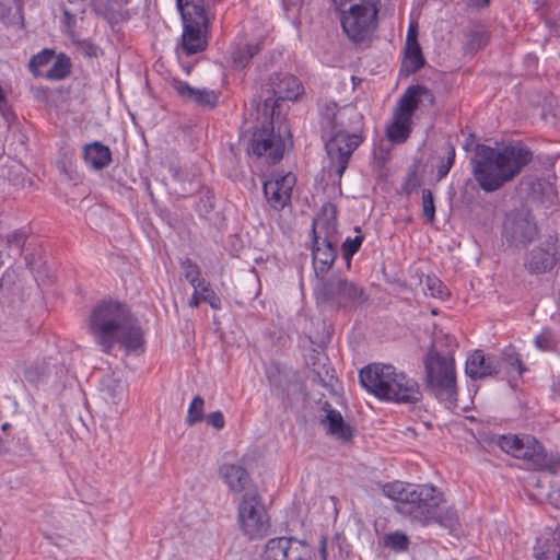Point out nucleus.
<instances>
[{
	"instance_id": "nucleus-8",
	"label": "nucleus",
	"mask_w": 560,
	"mask_h": 560,
	"mask_svg": "<svg viewBox=\"0 0 560 560\" xmlns=\"http://www.w3.org/2000/svg\"><path fill=\"white\" fill-rule=\"evenodd\" d=\"M425 368L430 389L448 408L454 406L457 394L454 359L452 357L432 354L427 359Z\"/></svg>"
},
{
	"instance_id": "nucleus-9",
	"label": "nucleus",
	"mask_w": 560,
	"mask_h": 560,
	"mask_svg": "<svg viewBox=\"0 0 560 560\" xmlns=\"http://www.w3.org/2000/svg\"><path fill=\"white\" fill-rule=\"evenodd\" d=\"M318 301L337 306H347L364 300L363 289L355 282L340 277L322 279L315 288Z\"/></svg>"
},
{
	"instance_id": "nucleus-18",
	"label": "nucleus",
	"mask_w": 560,
	"mask_h": 560,
	"mask_svg": "<svg viewBox=\"0 0 560 560\" xmlns=\"http://www.w3.org/2000/svg\"><path fill=\"white\" fill-rule=\"evenodd\" d=\"M314 241L338 244L336 210L332 206L324 208V212L313 223Z\"/></svg>"
},
{
	"instance_id": "nucleus-52",
	"label": "nucleus",
	"mask_w": 560,
	"mask_h": 560,
	"mask_svg": "<svg viewBox=\"0 0 560 560\" xmlns=\"http://www.w3.org/2000/svg\"><path fill=\"white\" fill-rule=\"evenodd\" d=\"M9 452V440L3 439L0 435V455L7 454Z\"/></svg>"
},
{
	"instance_id": "nucleus-32",
	"label": "nucleus",
	"mask_w": 560,
	"mask_h": 560,
	"mask_svg": "<svg viewBox=\"0 0 560 560\" xmlns=\"http://www.w3.org/2000/svg\"><path fill=\"white\" fill-rule=\"evenodd\" d=\"M405 66L411 72L418 71L424 66V57L419 43L405 45Z\"/></svg>"
},
{
	"instance_id": "nucleus-56",
	"label": "nucleus",
	"mask_w": 560,
	"mask_h": 560,
	"mask_svg": "<svg viewBox=\"0 0 560 560\" xmlns=\"http://www.w3.org/2000/svg\"><path fill=\"white\" fill-rule=\"evenodd\" d=\"M551 467H552L553 471H556L557 469H560V455L553 459Z\"/></svg>"
},
{
	"instance_id": "nucleus-27",
	"label": "nucleus",
	"mask_w": 560,
	"mask_h": 560,
	"mask_svg": "<svg viewBox=\"0 0 560 560\" xmlns=\"http://www.w3.org/2000/svg\"><path fill=\"white\" fill-rule=\"evenodd\" d=\"M556 265L555 244L550 243L548 248L537 247L533 249L527 258L526 266L533 272H546Z\"/></svg>"
},
{
	"instance_id": "nucleus-26",
	"label": "nucleus",
	"mask_w": 560,
	"mask_h": 560,
	"mask_svg": "<svg viewBox=\"0 0 560 560\" xmlns=\"http://www.w3.org/2000/svg\"><path fill=\"white\" fill-rule=\"evenodd\" d=\"M206 30L207 25L184 24L182 42L183 49L187 55L199 52L206 48Z\"/></svg>"
},
{
	"instance_id": "nucleus-51",
	"label": "nucleus",
	"mask_w": 560,
	"mask_h": 560,
	"mask_svg": "<svg viewBox=\"0 0 560 560\" xmlns=\"http://www.w3.org/2000/svg\"><path fill=\"white\" fill-rule=\"evenodd\" d=\"M319 552L323 560H327V538L322 537L320 539V546H319Z\"/></svg>"
},
{
	"instance_id": "nucleus-46",
	"label": "nucleus",
	"mask_w": 560,
	"mask_h": 560,
	"mask_svg": "<svg viewBox=\"0 0 560 560\" xmlns=\"http://www.w3.org/2000/svg\"><path fill=\"white\" fill-rule=\"evenodd\" d=\"M208 424L212 425L217 430H221L225 425L224 416L221 411H213L206 417Z\"/></svg>"
},
{
	"instance_id": "nucleus-7",
	"label": "nucleus",
	"mask_w": 560,
	"mask_h": 560,
	"mask_svg": "<svg viewBox=\"0 0 560 560\" xmlns=\"http://www.w3.org/2000/svg\"><path fill=\"white\" fill-rule=\"evenodd\" d=\"M335 103L326 105L324 117L331 128V137L326 142V151L332 164L337 165V174L341 176L347 168L349 159L359 147L361 139L355 133H349L337 129L340 112H336Z\"/></svg>"
},
{
	"instance_id": "nucleus-17",
	"label": "nucleus",
	"mask_w": 560,
	"mask_h": 560,
	"mask_svg": "<svg viewBox=\"0 0 560 560\" xmlns=\"http://www.w3.org/2000/svg\"><path fill=\"white\" fill-rule=\"evenodd\" d=\"M174 91L185 101L192 102L200 106L213 108L218 103V95L209 89H195L187 82L174 79L171 83Z\"/></svg>"
},
{
	"instance_id": "nucleus-41",
	"label": "nucleus",
	"mask_w": 560,
	"mask_h": 560,
	"mask_svg": "<svg viewBox=\"0 0 560 560\" xmlns=\"http://www.w3.org/2000/svg\"><path fill=\"white\" fill-rule=\"evenodd\" d=\"M422 213L429 222L435 220V206L433 194L430 189L422 190Z\"/></svg>"
},
{
	"instance_id": "nucleus-39",
	"label": "nucleus",
	"mask_w": 560,
	"mask_h": 560,
	"mask_svg": "<svg viewBox=\"0 0 560 560\" xmlns=\"http://www.w3.org/2000/svg\"><path fill=\"white\" fill-rule=\"evenodd\" d=\"M488 43V36L483 31H475L469 34V38L466 43V52L474 54L479 49L483 48Z\"/></svg>"
},
{
	"instance_id": "nucleus-6",
	"label": "nucleus",
	"mask_w": 560,
	"mask_h": 560,
	"mask_svg": "<svg viewBox=\"0 0 560 560\" xmlns=\"http://www.w3.org/2000/svg\"><path fill=\"white\" fill-rule=\"evenodd\" d=\"M237 522L242 533L249 539H260L268 535L270 518L257 489L247 490L241 495Z\"/></svg>"
},
{
	"instance_id": "nucleus-45",
	"label": "nucleus",
	"mask_w": 560,
	"mask_h": 560,
	"mask_svg": "<svg viewBox=\"0 0 560 560\" xmlns=\"http://www.w3.org/2000/svg\"><path fill=\"white\" fill-rule=\"evenodd\" d=\"M363 241L362 235H357L355 237L351 238L348 237L343 244H342V250L343 255L347 259H350L360 248Z\"/></svg>"
},
{
	"instance_id": "nucleus-44",
	"label": "nucleus",
	"mask_w": 560,
	"mask_h": 560,
	"mask_svg": "<svg viewBox=\"0 0 560 560\" xmlns=\"http://www.w3.org/2000/svg\"><path fill=\"white\" fill-rule=\"evenodd\" d=\"M535 345L538 349L542 351L551 350L555 345L556 340L552 335V332L549 329H544L536 338H535Z\"/></svg>"
},
{
	"instance_id": "nucleus-11",
	"label": "nucleus",
	"mask_w": 560,
	"mask_h": 560,
	"mask_svg": "<svg viewBox=\"0 0 560 560\" xmlns=\"http://www.w3.org/2000/svg\"><path fill=\"white\" fill-rule=\"evenodd\" d=\"M537 235V228L530 213L518 210L509 213L503 223V236L514 246H524Z\"/></svg>"
},
{
	"instance_id": "nucleus-28",
	"label": "nucleus",
	"mask_w": 560,
	"mask_h": 560,
	"mask_svg": "<svg viewBox=\"0 0 560 560\" xmlns=\"http://www.w3.org/2000/svg\"><path fill=\"white\" fill-rule=\"evenodd\" d=\"M272 91L277 100L295 101L303 93V86L298 78L283 74L272 84Z\"/></svg>"
},
{
	"instance_id": "nucleus-49",
	"label": "nucleus",
	"mask_w": 560,
	"mask_h": 560,
	"mask_svg": "<svg viewBox=\"0 0 560 560\" xmlns=\"http://www.w3.org/2000/svg\"><path fill=\"white\" fill-rule=\"evenodd\" d=\"M205 299H208L207 296H200L199 292H194L191 298L188 301V305L190 307H198L201 302H205Z\"/></svg>"
},
{
	"instance_id": "nucleus-33",
	"label": "nucleus",
	"mask_w": 560,
	"mask_h": 560,
	"mask_svg": "<svg viewBox=\"0 0 560 560\" xmlns=\"http://www.w3.org/2000/svg\"><path fill=\"white\" fill-rule=\"evenodd\" d=\"M21 19V0H0V20L12 24Z\"/></svg>"
},
{
	"instance_id": "nucleus-43",
	"label": "nucleus",
	"mask_w": 560,
	"mask_h": 560,
	"mask_svg": "<svg viewBox=\"0 0 560 560\" xmlns=\"http://www.w3.org/2000/svg\"><path fill=\"white\" fill-rule=\"evenodd\" d=\"M455 160V148L451 144L447 145L446 149V158L445 160H442L441 163L438 165V179H442L445 177L451 167L453 166Z\"/></svg>"
},
{
	"instance_id": "nucleus-5",
	"label": "nucleus",
	"mask_w": 560,
	"mask_h": 560,
	"mask_svg": "<svg viewBox=\"0 0 560 560\" xmlns=\"http://www.w3.org/2000/svg\"><path fill=\"white\" fill-rule=\"evenodd\" d=\"M384 495L402 504L404 512L412 515L422 525L430 521L428 516L421 517L422 510L436 504V489L429 485H410L402 481L385 483L382 488Z\"/></svg>"
},
{
	"instance_id": "nucleus-16",
	"label": "nucleus",
	"mask_w": 560,
	"mask_h": 560,
	"mask_svg": "<svg viewBox=\"0 0 560 560\" xmlns=\"http://www.w3.org/2000/svg\"><path fill=\"white\" fill-rule=\"evenodd\" d=\"M435 97L431 90L423 85L409 86L400 96L397 105L411 116L415 110L422 107L433 106Z\"/></svg>"
},
{
	"instance_id": "nucleus-36",
	"label": "nucleus",
	"mask_w": 560,
	"mask_h": 560,
	"mask_svg": "<svg viewBox=\"0 0 560 560\" xmlns=\"http://www.w3.org/2000/svg\"><path fill=\"white\" fill-rule=\"evenodd\" d=\"M191 287L194 288V292H199L200 296L208 298V299H205V302L209 303V305L212 308H214V310L221 308L220 298L214 293V291L210 288L209 282H207L205 279H201L200 281L196 282Z\"/></svg>"
},
{
	"instance_id": "nucleus-19",
	"label": "nucleus",
	"mask_w": 560,
	"mask_h": 560,
	"mask_svg": "<svg viewBox=\"0 0 560 560\" xmlns=\"http://www.w3.org/2000/svg\"><path fill=\"white\" fill-rule=\"evenodd\" d=\"M501 365L495 358L475 351L466 361L465 372L470 378H481L497 374Z\"/></svg>"
},
{
	"instance_id": "nucleus-22",
	"label": "nucleus",
	"mask_w": 560,
	"mask_h": 560,
	"mask_svg": "<svg viewBox=\"0 0 560 560\" xmlns=\"http://www.w3.org/2000/svg\"><path fill=\"white\" fill-rule=\"evenodd\" d=\"M534 557L536 560H560V527L537 538Z\"/></svg>"
},
{
	"instance_id": "nucleus-57",
	"label": "nucleus",
	"mask_w": 560,
	"mask_h": 560,
	"mask_svg": "<svg viewBox=\"0 0 560 560\" xmlns=\"http://www.w3.org/2000/svg\"><path fill=\"white\" fill-rule=\"evenodd\" d=\"M8 428H9V423H4V424L2 425V430H3V431H5Z\"/></svg>"
},
{
	"instance_id": "nucleus-42",
	"label": "nucleus",
	"mask_w": 560,
	"mask_h": 560,
	"mask_svg": "<svg viewBox=\"0 0 560 560\" xmlns=\"http://www.w3.org/2000/svg\"><path fill=\"white\" fill-rule=\"evenodd\" d=\"M182 268L184 270V276H185L186 280L191 285L195 284L196 282L200 281L201 279H203L201 277L200 268L195 262H192L190 259H185L184 261H182Z\"/></svg>"
},
{
	"instance_id": "nucleus-55",
	"label": "nucleus",
	"mask_w": 560,
	"mask_h": 560,
	"mask_svg": "<svg viewBox=\"0 0 560 560\" xmlns=\"http://www.w3.org/2000/svg\"><path fill=\"white\" fill-rule=\"evenodd\" d=\"M28 69L33 74H35V55L31 56L28 60Z\"/></svg>"
},
{
	"instance_id": "nucleus-37",
	"label": "nucleus",
	"mask_w": 560,
	"mask_h": 560,
	"mask_svg": "<svg viewBox=\"0 0 560 560\" xmlns=\"http://www.w3.org/2000/svg\"><path fill=\"white\" fill-rule=\"evenodd\" d=\"M424 285V292L430 296L445 300L450 295V292L444 283L434 276H428Z\"/></svg>"
},
{
	"instance_id": "nucleus-35",
	"label": "nucleus",
	"mask_w": 560,
	"mask_h": 560,
	"mask_svg": "<svg viewBox=\"0 0 560 560\" xmlns=\"http://www.w3.org/2000/svg\"><path fill=\"white\" fill-rule=\"evenodd\" d=\"M384 547L395 551L402 552L408 549L409 538L401 532H393L384 536L383 538Z\"/></svg>"
},
{
	"instance_id": "nucleus-38",
	"label": "nucleus",
	"mask_w": 560,
	"mask_h": 560,
	"mask_svg": "<svg viewBox=\"0 0 560 560\" xmlns=\"http://www.w3.org/2000/svg\"><path fill=\"white\" fill-rule=\"evenodd\" d=\"M260 47L258 44L256 45H247L245 50L237 49L233 52L232 58L233 62L237 68H244L248 60L253 58L258 51Z\"/></svg>"
},
{
	"instance_id": "nucleus-47",
	"label": "nucleus",
	"mask_w": 560,
	"mask_h": 560,
	"mask_svg": "<svg viewBox=\"0 0 560 560\" xmlns=\"http://www.w3.org/2000/svg\"><path fill=\"white\" fill-rule=\"evenodd\" d=\"M418 43V25L411 22L408 27L406 44Z\"/></svg>"
},
{
	"instance_id": "nucleus-10",
	"label": "nucleus",
	"mask_w": 560,
	"mask_h": 560,
	"mask_svg": "<svg viewBox=\"0 0 560 560\" xmlns=\"http://www.w3.org/2000/svg\"><path fill=\"white\" fill-rule=\"evenodd\" d=\"M497 445L506 454L515 458L529 460L534 465H541L544 462V448L530 435H500L497 439Z\"/></svg>"
},
{
	"instance_id": "nucleus-29",
	"label": "nucleus",
	"mask_w": 560,
	"mask_h": 560,
	"mask_svg": "<svg viewBox=\"0 0 560 560\" xmlns=\"http://www.w3.org/2000/svg\"><path fill=\"white\" fill-rule=\"evenodd\" d=\"M324 425L326 427L328 433L334 435L336 439L348 442L352 438V429L348 425L341 413L336 410H328L325 419L323 420Z\"/></svg>"
},
{
	"instance_id": "nucleus-3",
	"label": "nucleus",
	"mask_w": 560,
	"mask_h": 560,
	"mask_svg": "<svg viewBox=\"0 0 560 560\" xmlns=\"http://www.w3.org/2000/svg\"><path fill=\"white\" fill-rule=\"evenodd\" d=\"M360 382L381 400L416 404L422 397L418 383L390 364L374 363L363 368Z\"/></svg>"
},
{
	"instance_id": "nucleus-4",
	"label": "nucleus",
	"mask_w": 560,
	"mask_h": 560,
	"mask_svg": "<svg viewBox=\"0 0 560 560\" xmlns=\"http://www.w3.org/2000/svg\"><path fill=\"white\" fill-rule=\"evenodd\" d=\"M332 3L350 42L362 44L371 39L378 25V0H332Z\"/></svg>"
},
{
	"instance_id": "nucleus-21",
	"label": "nucleus",
	"mask_w": 560,
	"mask_h": 560,
	"mask_svg": "<svg viewBox=\"0 0 560 560\" xmlns=\"http://www.w3.org/2000/svg\"><path fill=\"white\" fill-rule=\"evenodd\" d=\"M220 475L230 490L245 493L247 490L256 489L250 486V477L247 470L236 464H224L220 468Z\"/></svg>"
},
{
	"instance_id": "nucleus-13",
	"label": "nucleus",
	"mask_w": 560,
	"mask_h": 560,
	"mask_svg": "<svg viewBox=\"0 0 560 560\" xmlns=\"http://www.w3.org/2000/svg\"><path fill=\"white\" fill-rule=\"evenodd\" d=\"M250 152L258 156L266 155L272 162L282 159L284 141L280 135L273 133L270 121L264 124L261 129L254 133Z\"/></svg>"
},
{
	"instance_id": "nucleus-54",
	"label": "nucleus",
	"mask_w": 560,
	"mask_h": 560,
	"mask_svg": "<svg viewBox=\"0 0 560 560\" xmlns=\"http://www.w3.org/2000/svg\"><path fill=\"white\" fill-rule=\"evenodd\" d=\"M63 15L66 19V23L69 27H71L75 23V16L71 14L68 10L63 11Z\"/></svg>"
},
{
	"instance_id": "nucleus-1",
	"label": "nucleus",
	"mask_w": 560,
	"mask_h": 560,
	"mask_svg": "<svg viewBox=\"0 0 560 560\" xmlns=\"http://www.w3.org/2000/svg\"><path fill=\"white\" fill-rule=\"evenodd\" d=\"M89 329L105 352H109L115 345L137 350L143 342L138 322L125 305L113 301H103L92 310Z\"/></svg>"
},
{
	"instance_id": "nucleus-23",
	"label": "nucleus",
	"mask_w": 560,
	"mask_h": 560,
	"mask_svg": "<svg viewBox=\"0 0 560 560\" xmlns=\"http://www.w3.org/2000/svg\"><path fill=\"white\" fill-rule=\"evenodd\" d=\"M100 394L109 405H118L127 395V384L116 373L104 376L100 383Z\"/></svg>"
},
{
	"instance_id": "nucleus-12",
	"label": "nucleus",
	"mask_w": 560,
	"mask_h": 560,
	"mask_svg": "<svg viewBox=\"0 0 560 560\" xmlns=\"http://www.w3.org/2000/svg\"><path fill=\"white\" fill-rule=\"evenodd\" d=\"M262 560H311V549L300 540L280 537L270 539L261 555Z\"/></svg>"
},
{
	"instance_id": "nucleus-24",
	"label": "nucleus",
	"mask_w": 560,
	"mask_h": 560,
	"mask_svg": "<svg viewBox=\"0 0 560 560\" xmlns=\"http://www.w3.org/2000/svg\"><path fill=\"white\" fill-rule=\"evenodd\" d=\"M312 255L316 276H324L337 257V244L314 241Z\"/></svg>"
},
{
	"instance_id": "nucleus-40",
	"label": "nucleus",
	"mask_w": 560,
	"mask_h": 560,
	"mask_svg": "<svg viewBox=\"0 0 560 560\" xmlns=\"http://www.w3.org/2000/svg\"><path fill=\"white\" fill-rule=\"evenodd\" d=\"M72 42L75 45L77 49L89 58H96L101 54V48L95 44L91 43L86 39H79L74 35H72Z\"/></svg>"
},
{
	"instance_id": "nucleus-20",
	"label": "nucleus",
	"mask_w": 560,
	"mask_h": 560,
	"mask_svg": "<svg viewBox=\"0 0 560 560\" xmlns=\"http://www.w3.org/2000/svg\"><path fill=\"white\" fill-rule=\"evenodd\" d=\"M411 126L412 116L397 105L393 113V119L386 128V135L392 142H405L411 132Z\"/></svg>"
},
{
	"instance_id": "nucleus-14",
	"label": "nucleus",
	"mask_w": 560,
	"mask_h": 560,
	"mask_svg": "<svg viewBox=\"0 0 560 560\" xmlns=\"http://www.w3.org/2000/svg\"><path fill=\"white\" fill-rule=\"evenodd\" d=\"M296 178L292 173L276 175L264 182V194L275 209H283L291 199Z\"/></svg>"
},
{
	"instance_id": "nucleus-50",
	"label": "nucleus",
	"mask_w": 560,
	"mask_h": 560,
	"mask_svg": "<svg viewBox=\"0 0 560 560\" xmlns=\"http://www.w3.org/2000/svg\"><path fill=\"white\" fill-rule=\"evenodd\" d=\"M40 269L45 272V276L48 279V281H51L54 278V270L50 266H48L47 261H43L40 264Z\"/></svg>"
},
{
	"instance_id": "nucleus-31",
	"label": "nucleus",
	"mask_w": 560,
	"mask_h": 560,
	"mask_svg": "<svg viewBox=\"0 0 560 560\" xmlns=\"http://www.w3.org/2000/svg\"><path fill=\"white\" fill-rule=\"evenodd\" d=\"M84 160L95 170L106 167L112 161V154L108 147L94 142L84 148Z\"/></svg>"
},
{
	"instance_id": "nucleus-2",
	"label": "nucleus",
	"mask_w": 560,
	"mask_h": 560,
	"mask_svg": "<svg viewBox=\"0 0 560 560\" xmlns=\"http://www.w3.org/2000/svg\"><path fill=\"white\" fill-rule=\"evenodd\" d=\"M532 152L521 143L501 149L479 145L474 159V175L485 191H494L512 180L532 160Z\"/></svg>"
},
{
	"instance_id": "nucleus-53",
	"label": "nucleus",
	"mask_w": 560,
	"mask_h": 560,
	"mask_svg": "<svg viewBox=\"0 0 560 560\" xmlns=\"http://www.w3.org/2000/svg\"><path fill=\"white\" fill-rule=\"evenodd\" d=\"M489 0H468V5L475 8H483L488 5Z\"/></svg>"
},
{
	"instance_id": "nucleus-25",
	"label": "nucleus",
	"mask_w": 560,
	"mask_h": 560,
	"mask_svg": "<svg viewBox=\"0 0 560 560\" xmlns=\"http://www.w3.org/2000/svg\"><path fill=\"white\" fill-rule=\"evenodd\" d=\"M183 24L207 25L208 16L203 0H176Z\"/></svg>"
},
{
	"instance_id": "nucleus-15",
	"label": "nucleus",
	"mask_w": 560,
	"mask_h": 560,
	"mask_svg": "<svg viewBox=\"0 0 560 560\" xmlns=\"http://www.w3.org/2000/svg\"><path fill=\"white\" fill-rule=\"evenodd\" d=\"M52 60L51 66L46 71H37V75L52 81H59L67 78L71 72V60L66 54L55 55L54 50L44 49L37 54V67H43Z\"/></svg>"
},
{
	"instance_id": "nucleus-34",
	"label": "nucleus",
	"mask_w": 560,
	"mask_h": 560,
	"mask_svg": "<svg viewBox=\"0 0 560 560\" xmlns=\"http://www.w3.org/2000/svg\"><path fill=\"white\" fill-rule=\"evenodd\" d=\"M205 419V399L201 396H195L188 407L186 423L195 425Z\"/></svg>"
},
{
	"instance_id": "nucleus-30",
	"label": "nucleus",
	"mask_w": 560,
	"mask_h": 560,
	"mask_svg": "<svg viewBox=\"0 0 560 560\" xmlns=\"http://www.w3.org/2000/svg\"><path fill=\"white\" fill-rule=\"evenodd\" d=\"M436 504L422 510V514H419L422 518L428 516L430 518L429 524L432 522L439 523L441 526L447 528L450 532H455L458 526V516L455 510L446 509L443 513L436 515L435 508L439 505L440 499L435 494Z\"/></svg>"
},
{
	"instance_id": "nucleus-48",
	"label": "nucleus",
	"mask_w": 560,
	"mask_h": 560,
	"mask_svg": "<svg viewBox=\"0 0 560 560\" xmlns=\"http://www.w3.org/2000/svg\"><path fill=\"white\" fill-rule=\"evenodd\" d=\"M506 369L509 373L516 372L518 375L523 373L522 364L517 358H510Z\"/></svg>"
}]
</instances>
